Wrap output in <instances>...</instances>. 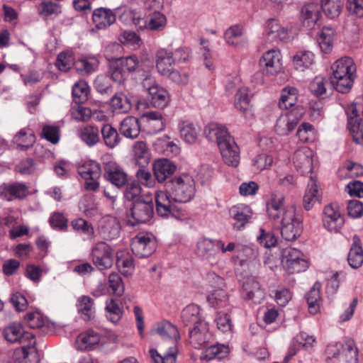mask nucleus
Instances as JSON below:
<instances>
[{"label":"nucleus","mask_w":363,"mask_h":363,"mask_svg":"<svg viewBox=\"0 0 363 363\" xmlns=\"http://www.w3.org/2000/svg\"><path fill=\"white\" fill-rule=\"evenodd\" d=\"M332 83L340 93L348 92L353 84L356 73V66L353 60L348 57L336 60L331 67Z\"/></svg>","instance_id":"nucleus-3"},{"label":"nucleus","mask_w":363,"mask_h":363,"mask_svg":"<svg viewBox=\"0 0 363 363\" xmlns=\"http://www.w3.org/2000/svg\"><path fill=\"white\" fill-rule=\"evenodd\" d=\"M104 144L110 149L116 147L120 142V137L117 130L111 124H104L101 130Z\"/></svg>","instance_id":"nucleus-50"},{"label":"nucleus","mask_w":363,"mask_h":363,"mask_svg":"<svg viewBox=\"0 0 363 363\" xmlns=\"http://www.w3.org/2000/svg\"><path fill=\"white\" fill-rule=\"evenodd\" d=\"M121 225L118 220L112 216H106L99 223V233L106 240H113L118 237Z\"/></svg>","instance_id":"nucleus-19"},{"label":"nucleus","mask_w":363,"mask_h":363,"mask_svg":"<svg viewBox=\"0 0 363 363\" xmlns=\"http://www.w3.org/2000/svg\"><path fill=\"white\" fill-rule=\"evenodd\" d=\"M212 338L213 336L209 332L208 324L206 322L196 325L189 331V342L195 349L206 347Z\"/></svg>","instance_id":"nucleus-15"},{"label":"nucleus","mask_w":363,"mask_h":363,"mask_svg":"<svg viewBox=\"0 0 363 363\" xmlns=\"http://www.w3.org/2000/svg\"><path fill=\"white\" fill-rule=\"evenodd\" d=\"M177 169V166L169 160L159 159L154 162L152 170L158 182H164L169 177L173 174Z\"/></svg>","instance_id":"nucleus-29"},{"label":"nucleus","mask_w":363,"mask_h":363,"mask_svg":"<svg viewBox=\"0 0 363 363\" xmlns=\"http://www.w3.org/2000/svg\"><path fill=\"white\" fill-rule=\"evenodd\" d=\"M302 115V112L298 109H294L281 115L277 120L275 131L281 135H288L297 125Z\"/></svg>","instance_id":"nucleus-14"},{"label":"nucleus","mask_w":363,"mask_h":363,"mask_svg":"<svg viewBox=\"0 0 363 363\" xmlns=\"http://www.w3.org/2000/svg\"><path fill=\"white\" fill-rule=\"evenodd\" d=\"M133 159L140 167L147 166L151 160V153L147 143L137 141L133 146Z\"/></svg>","instance_id":"nucleus-38"},{"label":"nucleus","mask_w":363,"mask_h":363,"mask_svg":"<svg viewBox=\"0 0 363 363\" xmlns=\"http://www.w3.org/2000/svg\"><path fill=\"white\" fill-rule=\"evenodd\" d=\"M320 288V284L315 282L311 290L306 294L309 313L313 315L317 314L320 311L321 302Z\"/></svg>","instance_id":"nucleus-44"},{"label":"nucleus","mask_w":363,"mask_h":363,"mask_svg":"<svg viewBox=\"0 0 363 363\" xmlns=\"http://www.w3.org/2000/svg\"><path fill=\"white\" fill-rule=\"evenodd\" d=\"M264 35L270 41H287L291 35V29L281 24L277 18H269L264 24Z\"/></svg>","instance_id":"nucleus-9"},{"label":"nucleus","mask_w":363,"mask_h":363,"mask_svg":"<svg viewBox=\"0 0 363 363\" xmlns=\"http://www.w3.org/2000/svg\"><path fill=\"white\" fill-rule=\"evenodd\" d=\"M320 17V6L315 3L304 5L301 9V20L303 26L308 29L315 28Z\"/></svg>","instance_id":"nucleus-34"},{"label":"nucleus","mask_w":363,"mask_h":363,"mask_svg":"<svg viewBox=\"0 0 363 363\" xmlns=\"http://www.w3.org/2000/svg\"><path fill=\"white\" fill-rule=\"evenodd\" d=\"M250 101L251 97L249 89L246 87H242L238 90L235 95L234 106L246 117H251L252 113Z\"/></svg>","instance_id":"nucleus-36"},{"label":"nucleus","mask_w":363,"mask_h":363,"mask_svg":"<svg viewBox=\"0 0 363 363\" xmlns=\"http://www.w3.org/2000/svg\"><path fill=\"white\" fill-rule=\"evenodd\" d=\"M61 12V6L58 4L50 0L43 1L38 6V13L43 18H48L51 16H57Z\"/></svg>","instance_id":"nucleus-57"},{"label":"nucleus","mask_w":363,"mask_h":363,"mask_svg":"<svg viewBox=\"0 0 363 363\" xmlns=\"http://www.w3.org/2000/svg\"><path fill=\"white\" fill-rule=\"evenodd\" d=\"M77 171L85 181L84 186L86 190L96 191L99 189L101 167L98 162L92 160L85 161L78 167Z\"/></svg>","instance_id":"nucleus-5"},{"label":"nucleus","mask_w":363,"mask_h":363,"mask_svg":"<svg viewBox=\"0 0 363 363\" xmlns=\"http://www.w3.org/2000/svg\"><path fill=\"white\" fill-rule=\"evenodd\" d=\"M109 294L121 296L124 292V284L120 274H109L108 276Z\"/></svg>","instance_id":"nucleus-63"},{"label":"nucleus","mask_w":363,"mask_h":363,"mask_svg":"<svg viewBox=\"0 0 363 363\" xmlns=\"http://www.w3.org/2000/svg\"><path fill=\"white\" fill-rule=\"evenodd\" d=\"M285 197L277 192L272 193L267 203V211L270 218L281 220L287 209L292 206H284Z\"/></svg>","instance_id":"nucleus-16"},{"label":"nucleus","mask_w":363,"mask_h":363,"mask_svg":"<svg viewBox=\"0 0 363 363\" xmlns=\"http://www.w3.org/2000/svg\"><path fill=\"white\" fill-rule=\"evenodd\" d=\"M301 251L293 247H286L281 252V262L288 269H293L297 272L305 271L308 267L307 260L302 258Z\"/></svg>","instance_id":"nucleus-12"},{"label":"nucleus","mask_w":363,"mask_h":363,"mask_svg":"<svg viewBox=\"0 0 363 363\" xmlns=\"http://www.w3.org/2000/svg\"><path fill=\"white\" fill-rule=\"evenodd\" d=\"M150 102L155 108H164L167 107L170 101L169 92L158 84H153L147 90Z\"/></svg>","instance_id":"nucleus-33"},{"label":"nucleus","mask_w":363,"mask_h":363,"mask_svg":"<svg viewBox=\"0 0 363 363\" xmlns=\"http://www.w3.org/2000/svg\"><path fill=\"white\" fill-rule=\"evenodd\" d=\"M242 295L245 299L260 303L264 298V291L253 277L249 276L242 284Z\"/></svg>","instance_id":"nucleus-21"},{"label":"nucleus","mask_w":363,"mask_h":363,"mask_svg":"<svg viewBox=\"0 0 363 363\" xmlns=\"http://www.w3.org/2000/svg\"><path fill=\"white\" fill-rule=\"evenodd\" d=\"M110 106L113 111L118 113H125L130 109L128 99L122 94L114 95L111 99Z\"/></svg>","instance_id":"nucleus-58"},{"label":"nucleus","mask_w":363,"mask_h":363,"mask_svg":"<svg viewBox=\"0 0 363 363\" xmlns=\"http://www.w3.org/2000/svg\"><path fill=\"white\" fill-rule=\"evenodd\" d=\"M157 333L164 340L174 345L180 339L177 328L168 320H162L156 325ZM177 348L170 346L164 356L160 355L155 349L150 350V354L155 363H176Z\"/></svg>","instance_id":"nucleus-2"},{"label":"nucleus","mask_w":363,"mask_h":363,"mask_svg":"<svg viewBox=\"0 0 363 363\" xmlns=\"http://www.w3.org/2000/svg\"><path fill=\"white\" fill-rule=\"evenodd\" d=\"M100 341L99 333L90 329L77 336L75 345L79 350H91L99 344Z\"/></svg>","instance_id":"nucleus-31"},{"label":"nucleus","mask_w":363,"mask_h":363,"mask_svg":"<svg viewBox=\"0 0 363 363\" xmlns=\"http://www.w3.org/2000/svg\"><path fill=\"white\" fill-rule=\"evenodd\" d=\"M92 21L98 29H106L116 22L115 9L100 7L94 10Z\"/></svg>","instance_id":"nucleus-28"},{"label":"nucleus","mask_w":363,"mask_h":363,"mask_svg":"<svg viewBox=\"0 0 363 363\" xmlns=\"http://www.w3.org/2000/svg\"><path fill=\"white\" fill-rule=\"evenodd\" d=\"M75 61L72 51L66 50L57 55L55 65L60 71L67 72L72 65L74 66Z\"/></svg>","instance_id":"nucleus-59"},{"label":"nucleus","mask_w":363,"mask_h":363,"mask_svg":"<svg viewBox=\"0 0 363 363\" xmlns=\"http://www.w3.org/2000/svg\"><path fill=\"white\" fill-rule=\"evenodd\" d=\"M174 60L172 51L165 48L160 49L155 54V67L157 72L166 77L174 69Z\"/></svg>","instance_id":"nucleus-23"},{"label":"nucleus","mask_w":363,"mask_h":363,"mask_svg":"<svg viewBox=\"0 0 363 363\" xmlns=\"http://www.w3.org/2000/svg\"><path fill=\"white\" fill-rule=\"evenodd\" d=\"M98 66V61L94 57L79 58L74 62L75 69L81 72L89 74L94 72Z\"/></svg>","instance_id":"nucleus-62"},{"label":"nucleus","mask_w":363,"mask_h":363,"mask_svg":"<svg viewBox=\"0 0 363 363\" xmlns=\"http://www.w3.org/2000/svg\"><path fill=\"white\" fill-rule=\"evenodd\" d=\"M230 217L235 220L233 228L236 230H242L252 216L250 206L245 204H238L230 209Z\"/></svg>","instance_id":"nucleus-22"},{"label":"nucleus","mask_w":363,"mask_h":363,"mask_svg":"<svg viewBox=\"0 0 363 363\" xmlns=\"http://www.w3.org/2000/svg\"><path fill=\"white\" fill-rule=\"evenodd\" d=\"M89 92V86L85 81L80 80L76 82L72 87V96L75 103L82 104L86 101Z\"/></svg>","instance_id":"nucleus-56"},{"label":"nucleus","mask_w":363,"mask_h":363,"mask_svg":"<svg viewBox=\"0 0 363 363\" xmlns=\"http://www.w3.org/2000/svg\"><path fill=\"white\" fill-rule=\"evenodd\" d=\"M35 142V135L33 131L29 128H21L13 136V143L20 150H27Z\"/></svg>","instance_id":"nucleus-42"},{"label":"nucleus","mask_w":363,"mask_h":363,"mask_svg":"<svg viewBox=\"0 0 363 363\" xmlns=\"http://www.w3.org/2000/svg\"><path fill=\"white\" fill-rule=\"evenodd\" d=\"M336 39V33L330 27H324L317 36V41L321 51L325 54L330 53L333 50Z\"/></svg>","instance_id":"nucleus-39"},{"label":"nucleus","mask_w":363,"mask_h":363,"mask_svg":"<svg viewBox=\"0 0 363 363\" xmlns=\"http://www.w3.org/2000/svg\"><path fill=\"white\" fill-rule=\"evenodd\" d=\"M116 17L117 16L121 22L126 26H137L139 24L140 17L127 6H121L115 9Z\"/></svg>","instance_id":"nucleus-47"},{"label":"nucleus","mask_w":363,"mask_h":363,"mask_svg":"<svg viewBox=\"0 0 363 363\" xmlns=\"http://www.w3.org/2000/svg\"><path fill=\"white\" fill-rule=\"evenodd\" d=\"M166 190L156 192V210L159 216L167 217L174 213V203H187L195 195V182L189 174L176 176L166 183Z\"/></svg>","instance_id":"nucleus-1"},{"label":"nucleus","mask_w":363,"mask_h":363,"mask_svg":"<svg viewBox=\"0 0 363 363\" xmlns=\"http://www.w3.org/2000/svg\"><path fill=\"white\" fill-rule=\"evenodd\" d=\"M292 162L296 169L301 174H310L314 168L315 154L311 148L302 147L294 152Z\"/></svg>","instance_id":"nucleus-8"},{"label":"nucleus","mask_w":363,"mask_h":363,"mask_svg":"<svg viewBox=\"0 0 363 363\" xmlns=\"http://www.w3.org/2000/svg\"><path fill=\"white\" fill-rule=\"evenodd\" d=\"M281 236L287 241H294L298 238L303 230L301 221L296 216L294 208H289L279 220Z\"/></svg>","instance_id":"nucleus-4"},{"label":"nucleus","mask_w":363,"mask_h":363,"mask_svg":"<svg viewBox=\"0 0 363 363\" xmlns=\"http://www.w3.org/2000/svg\"><path fill=\"white\" fill-rule=\"evenodd\" d=\"M155 241L149 234L140 233L134 237L131 242L133 252L139 257H148L155 250Z\"/></svg>","instance_id":"nucleus-13"},{"label":"nucleus","mask_w":363,"mask_h":363,"mask_svg":"<svg viewBox=\"0 0 363 363\" xmlns=\"http://www.w3.org/2000/svg\"><path fill=\"white\" fill-rule=\"evenodd\" d=\"M105 179L116 186L121 187L126 184L127 175L115 162H108L105 164Z\"/></svg>","instance_id":"nucleus-24"},{"label":"nucleus","mask_w":363,"mask_h":363,"mask_svg":"<svg viewBox=\"0 0 363 363\" xmlns=\"http://www.w3.org/2000/svg\"><path fill=\"white\" fill-rule=\"evenodd\" d=\"M227 45L236 48H243L247 43L243 26L239 24L231 26L225 30L223 35Z\"/></svg>","instance_id":"nucleus-20"},{"label":"nucleus","mask_w":363,"mask_h":363,"mask_svg":"<svg viewBox=\"0 0 363 363\" xmlns=\"http://www.w3.org/2000/svg\"><path fill=\"white\" fill-rule=\"evenodd\" d=\"M347 261L349 265L354 269H357L363 264V250L359 237L354 235L352 238V244L350 247Z\"/></svg>","instance_id":"nucleus-37"},{"label":"nucleus","mask_w":363,"mask_h":363,"mask_svg":"<svg viewBox=\"0 0 363 363\" xmlns=\"http://www.w3.org/2000/svg\"><path fill=\"white\" fill-rule=\"evenodd\" d=\"M345 0H321V8L330 18L337 17L342 11Z\"/></svg>","instance_id":"nucleus-53"},{"label":"nucleus","mask_w":363,"mask_h":363,"mask_svg":"<svg viewBox=\"0 0 363 363\" xmlns=\"http://www.w3.org/2000/svg\"><path fill=\"white\" fill-rule=\"evenodd\" d=\"M315 63V55L309 50H301L293 57L294 67L299 72H304Z\"/></svg>","instance_id":"nucleus-43"},{"label":"nucleus","mask_w":363,"mask_h":363,"mask_svg":"<svg viewBox=\"0 0 363 363\" xmlns=\"http://www.w3.org/2000/svg\"><path fill=\"white\" fill-rule=\"evenodd\" d=\"M229 348L225 345H213L208 347L202 353L201 359L211 361L213 359H222L228 356Z\"/></svg>","instance_id":"nucleus-48"},{"label":"nucleus","mask_w":363,"mask_h":363,"mask_svg":"<svg viewBox=\"0 0 363 363\" xmlns=\"http://www.w3.org/2000/svg\"><path fill=\"white\" fill-rule=\"evenodd\" d=\"M121 67L125 71L128 75L136 72L140 66V61L138 57L135 55H131L127 57H121L116 60Z\"/></svg>","instance_id":"nucleus-60"},{"label":"nucleus","mask_w":363,"mask_h":363,"mask_svg":"<svg viewBox=\"0 0 363 363\" xmlns=\"http://www.w3.org/2000/svg\"><path fill=\"white\" fill-rule=\"evenodd\" d=\"M39 361V354L35 347V343H26L22 345L21 355L16 357V363H38Z\"/></svg>","instance_id":"nucleus-49"},{"label":"nucleus","mask_w":363,"mask_h":363,"mask_svg":"<svg viewBox=\"0 0 363 363\" xmlns=\"http://www.w3.org/2000/svg\"><path fill=\"white\" fill-rule=\"evenodd\" d=\"M167 19L160 12H153L150 15L146 27L151 30H162L166 25Z\"/></svg>","instance_id":"nucleus-64"},{"label":"nucleus","mask_w":363,"mask_h":363,"mask_svg":"<svg viewBox=\"0 0 363 363\" xmlns=\"http://www.w3.org/2000/svg\"><path fill=\"white\" fill-rule=\"evenodd\" d=\"M181 139L187 144H194L198 139L199 128L189 120H181L177 125Z\"/></svg>","instance_id":"nucleus-27"},{"label":"nucleus","mask_w":363,"mask_h":363,"mask_svg":"<svg viewBox=\"0 0 363 363\" xmlns=\"http://www.w3.org/2000/svg\"><path fill=\"white\" fill-rule=\"evenodd\" d=\"M322 221L324 228L330 232L337 233L342 228L345 219L337 203H331L324 207Z\"/></svg>","instance_id":"nucleus-7"},{"label":"nucleus","mask_w":363,"mask_h":363,"mask_svg":"<svg viewBox=\"0 0 363 363\" xmlns=\"http://www.w3.org/2000/svg\"><path fill=\"white\" fill-rule=\"evenodd\" d=\"M321 192L318 182L311 177L303 196V205L306 211H310L314 205L320 201Z\"/></svg>","instance_id":"nucleus-30"},{"label":"nucleus","mask_w":363,"mask_h":363,"mask_svg":"<svg viewBox=\"0 0 363 363\" xmlns=\"http://www.w3.org/2000/svg\"><path fill=\"white\" fill-rule=\"evenodd\" d=\"M224 162L230 166L236 167L240 162V151L233 138L218 147Z\"/></svg>","instance_id":"nucleus-26"},{"label":"nucleus","mask_w":363,"mask_h":363,"mask_svg":"<svg viewBox=\"0 0 363 363\" xmlns=\"http://www.w3.org/2000/svg\"><path fill=\"white\" fill-rule=\"evenodd\" d=\"M3 336L10 343L23 345L35 342L34 335L26 331L23 325L18 322H13L5 327L3 330Z\"/></svg>","instance_id":"nucleus-6"},{"label":"nucleus","mask_w":363,"mask_h":363,"mask_svg":"<svg viewBox=\"0 0 363 363\" xmlns=\"http://www.w3.org/2000/svg\"><path fill=\"white\" fill-rule=\"evenodd\" d=\"M259 65L263 74L275 75L281 69V54L277 49L265 52L259 59Z\"/></svg>","instance_id":"nucleus-10"},{"label":"nucleus","mask_w":363,"mask_h":363,"mask_svg":"<svg viewBox=\"0 0 363 363\" xmlns=\"http://www.w3.org/2000/svg\"><path fill=\"white\" fill-rule=\"evenodd\" d=\"M79 138L87 145L91 147L100 141L99 130L96 126L87 125L78 129Z\"/></svg>","instance_id":"nucleus-46"},{"label":"nucleus","mask_w":363,"mask_h":363,"mask_svg":"<svg viewBox=\"0 0 363 363\" xmlns=\"http://www.w3.org/2000/svg\"><path fill=\"white\" fill-rule=\"evenodd\" d=\"M204 134L207 140L216 143L218 147L233 138L228 128L225 125L217 123L208 124L205 127Z\"/></svg>","instance_id":"nucleus-17"},{"label":"nucleus","mask_w":363,"mask_h":363,"mask_svg":"<svg viewBox=\"0 0 363 363\" xmlns=\"http://www.w3.org/2000/svg\"><path fill=\"white\" fill-rule=\"evenodd\" d=\"M218 240L201 238L197 242L196 253L202 259H215L218 254Z\"/></svg>","instance_id":"nucleus-35"},{"label":"nucleus","mask_w":363,"mask_h":363,"mask_svg":"<svg viewBox=\"0 0 363 363\" xmlns=\"http://www.w3.org/2000/svg\"><path fill=\"white\" fill-rule=\"evenodd\" d=\"M298 90L295 87L286 86L282 89L279 106L287 109L296 104L298 99Z\"/></svg>","instance_id":"nucleus-52"},{"label":"nucleus","mask_w":363,"mask_h":363,"mask_svg":"<svg viewBox=\"0 0 363 363\" xmlns=\"http://www.w3.org/2000/svg\"><path fill=\"white\" fill-rule=\"evenodd\" d=\"M153 147L158 152L167 155H177L179 152V146L173 141H171L167 135L157 138L153 143Z\"/></svg>","instance_id":"nucleus-45"},{"label":"nucleus","mask_w":363,"mask_h":363,"mask_svg":"<svg viewBox=\"0 0 363 363\" xmlns=\"http://www.w3.org/2000/svg\"><path fill=\"white\" fill-rule=\"evenodd\" d=\"M208 303L213 308L220 309L228 306V297L227 293L221 289H216L211 293L208 297Z\"/></svg>","instance_id":"nucleus-54"},{"label":"nucleus","mask_w":363,"mask_h":363,"mask_svg":"<svg viewBox=\"0 0 363 363\" xmlns=\"http://www.w3.org/2000/svg\"><path fill=\"white\" fill-rule=\"evenodd\" d=\"M119 131L126 138L135 139L138 138L140 132V125L138 119L134 116L125 118L120 123Z\"/></svg>","instance_id":"nucleus-41"},{"label":"nucleus","mask_w":363,"mask_h":363,"mask_svg":"<svg viewBox=\"0 0 363 363\" xmlns=\"http://www.w3.org/2000/svg\"><path fill=\"white\" fill-rule=\"evenodd\" d=\"M105 308L107 318L113 323H116L121 319L123 314V308L118 304L115 299L107 300Z\"/></svg>","instance_id":"nucleus-55"},{"label":"nucleus","mask_w":363,"mask_h":363,"mask_svg":"<svg viewBox=\"0 0 363 363\" xmlns=\"http://www.w3.org/2000/svg\"><path fill=\"white\" fill-rule=\"evenodd\" d=\"M91 255L94 264L99 270H105L112 264V250L104 242H99L94 245L91 250Z\"/></svg>","instance_id":"nucleus-11"},{"label":"nucleus","mask_w":363,"mask_h":363,"mask_svg":"<svg viewBox=\"0 0 363 363\" xmlns=\"http://www.w3.org/2000/svg\"><path fill=\"white\" fill-rule=\"evenodd\" d=\"M77 306L79 313L85 320L94 318L95 308L94 307V301L89 296H82L80 297L78 299Z\"/></svg>","instance_id":"nucleus-51"},{"label":"nucleus","mask_w":363,"mask_h":363,"mask_svg":"<svg viewBox=\"0 0 363 363\" xmlns=\"http://www.w3.org/2000/svg\"><path fill=\"white\" fill-rule=\"evenodd\" d=\"M131 215L136 223H144L149 221L153 215L152 200H138L134 202L131 208Z\"/></svg>","instance_id":"nucleus-18"},{"label":"nucleus","mask_w":363,"mask_h":363,"mask_svg":"<svg viewBox=\"0 0 363 363\" xmlns=\"http://www.w3.org/2000/svg\"><path fill=\"white\" fill-rule=\"evenodd\" d=\"M142 118L145 123V128L148 134H157L165 128L164 118L159 111L147 112L143 115Z\"/></svg>","instance_id":"nucleus-32"},{"label":"nucleus","mask_w":363,"mask_h":363,"mask_svg":"<svg viewBox=\"0 0 363 363\" xmlns=\"http://www.w3.org/2000/svg\"><path fill=\"white\" fill-rule=\"evenodd\" d=\"M357 108L352 106L348 108L347 113L348 115V127L354 143L363 145V133L361 128L362 118L357 114Z\"/></svg>","instance_id":"nucleus-25"},{"label":"nucleus","mask_w":363,"mask_h":363,"mask_svg":"<svg viewBox=\"0 0 363 363\" xmlns=\"http://www.w3.org/2000/svg\"><path fill=\"white\" fill-rule=\"evenodd\" d=\"M181 319L185 326H196L206 322L201 315L199 307L195 304L188 305L182 310Z\"/></svg>","instance_id":"nucleus-40"},{"label":"nucleus","mask_w":363,"mask_h":363,"mask_svg":"<svg viewBox=\"0 0 363 363\" xmlns=\"http://www.w3.org/2000/svg\"><path fill=\"white\" fill-rule=\"evenodd\" d=\"M363 173V167L361 164L353 163L350 161L346 162L339 169V177L346 178L347 177H357Z\"/></svg>","instance_id":"nucleus-61"}]
</instances>
